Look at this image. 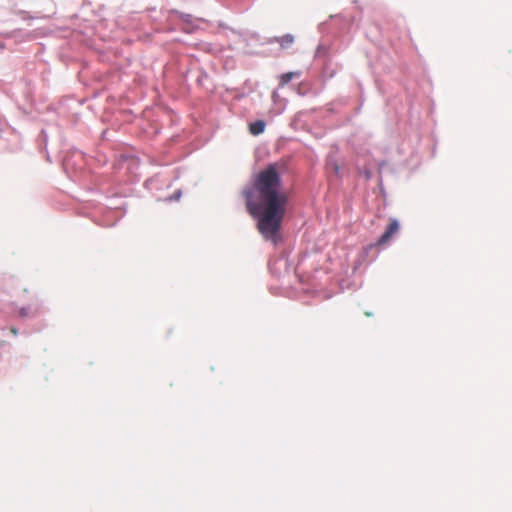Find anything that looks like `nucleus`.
I'll return each instance as SVG.
<instances>
[{"instance_id": "1", "label": "nucleus", "mask_w": 512, "mask_h": 512, "mask_svg": "<svg viewBox=\"0 0 512 512\" xmlns=\"http://www.w3.org/2000/svg\"><path fill=\"white\" fill-rule=\"evenodd\" d=\"M241 196L248 213L257 221L259 233L276 245L289 201L278 164H269L257 172Z\"/></svg>"}, {"instance_id": "2", "label": "nucleus", "mask_w": 512, "mask_h": 512, "mask_svg": "<svg viewBox=\"0 0 512 512\" xmlns=\"http://www.w3.org/2000/svg\"><path fill=\"white\" fill-rule=\"evenodd\" d=\"M399 222L396 219H391L390 223L385 230V232L380 236V238L377 241L378 245H384L390 241V239L398 233L399 231Z\"/></svg>"}, {"instance_id": "3", "label": "nucleus", "mask_w": 512, "mask_h": 512, "mask_svg": "<svg viewBox=\"0 0 512 512\" xmlns=\"http://www.w3.org/2000/svg\"><path fill=\"white\" fill-rule=\"evenodd\" d=\"M300 77V72H287L279 76V87H285L293 78Z\"/></svg>"}, {"instance_id": "4", "label": "nucleus", "mask_w": 512, "mask_h": 512, "mask_svg": "<svg viewBox=\"0 0 512 512\" xmlns=\"http://www.w3.org/2000/svg\"><path fill=\"white\" fill-rule=\"evenodd\" d=\"M264 129L265 122L262 120H257L249 124V131L252 135H259L264 132Z\"/></svg>"}, {"instance_id": "5", "label": "nucleus", "mask_w": 512, "mask_h": 512, "mask_svg": "<svg viewBox=\"0 0 512 512\" xmlns=\"http://www.w3.org/2000/svg\"><path fill=\"white\" fill-rule=\"evenodd\" d=\"M277 41L282 48H287L293 44L294 36L291 34H286V35L278 38Z\"/></svg>"}, {"instance_id": "6", "label": "nucleus", "mask_w": 512, "mask_h": 512, "mask_svg": "<svg viewBox=\"0 0 512 512\" xmlns=\"http://www.w3.org/2000/svg\"><path fill=\"white\" fill-rule=\"evenodd\" d=\"M327 167L329 170L333 171L335 174H338L339 172V166L336 162L334 161H330L328 164H327Z\"/></svg>"}, {"instance_id": "7", "label": "nucleus", "mask_w": 512, "mask_h": 512, "mask_svg": "<svg viewBox=\"0 0 512 512\" xmlns=\"http://www.w3.org/2000/svg\"><path fill=\"white\" fill-rule=\"evenodd\" d=\"M11 332H12L13 334H15V335H16V334H17V330H16V328L12 327V328H11Z\"/></svg>"}]
</instances>
